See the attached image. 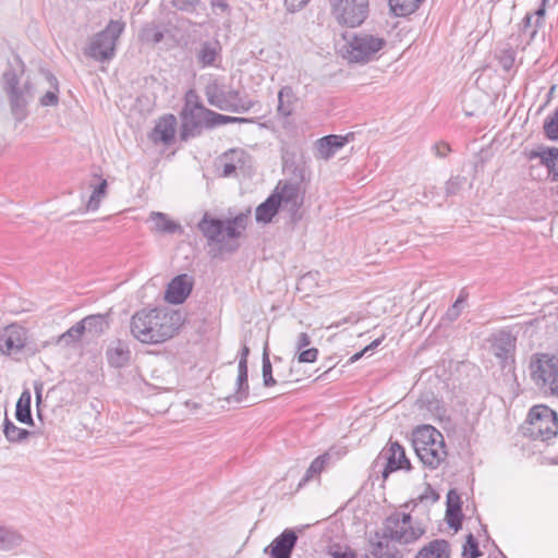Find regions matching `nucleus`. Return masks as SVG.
I'll return each instance as SVG.
<instances>
[{
    "label": "nucleus",
    "instance_id": "1",
    "mask_svg": "<svg viewBox=\"0 0 558 558\" xmlns=\"http://www.w3.org/2000/svg\"><path fill=\"white\" fill-rule=\"evenodd\" d=\"M180 326V314L167 308H142L130 322L132 336L142 343L157 344L171 339Z\"/></svg>",
    "mask_w": 558,
    "mask_h": 558
},
{
    "label": "nucleus",
    "instance_id": "2",
    "mask_svg": "<svg viewBox=\"0 0 558 558\" xmlns=\"http://www.w3.org/2000/svg\"><path fill=\"white\" fill-rule=\"evenodd\" d=\"M304 202L301 183L280 180L271 194L255 209V219L259 223H270L280 208L288 210L290 221L296 223L301 220L300 208Z\"/></svg>",
    "mask_w": 558,
    "mask_h": 558
},
{
    "label": "nucleus",
    "instance_id": "3",
    "mask_svg": "<svg viewBox=\"0 0 558 558\" xmlns=\"http://www.w3.org/2000/svg\"><path fill=\"white\" fill-rule=\"evenodd\" d=\"M247 215L239 214L226 220L211 217L205 213L197 223V229L208 244H217L221 252L234 253L240 244L236 241L246 228Z\"/></svg>",
    "mask_w": 558,
    "mask_h": 558
},
{
    "label": "nucleus",
    "instance_id": "4",
    "mask_svg": "<svg viewBox=\"0 0 558 558\" xmlns=\"http://www.w3.org/2000/svg\"><path fill=\"white\" fill-rule=\"evenodd\" d=\"M3 90L14 121L23 122L28 117V107L35 98L34 83L25 72H4Z\"/></svg>",
    "mask_w": 558,
    "mask_h": 558
},
{
    "label": "nucleus",
    "instance_id": "5",
    "mask_svg": "<svg viewBox=\"0 0 558 558\" xmlns=\"http://www.w3.org/2000/svg\"><path fill=\"white\" fill-rule=\"evenodd\" d=\"M414 451L424 466L435 470L446 459L447 450L442 434L432 425H422L412 433Z\"/></svg>",
    "mask_w": 558,
    "mask_h": 558
},
{
    "label": "nucleus",
    "instance_id": "6",
    "mask_svg": "<svg viewBox=\"0 0 558 558\" xmlns=\"http://www.w3.org/2000/svg\"><path fill=\"white\" fill-rule=\"evenodd\" d=\"M210 113H213V110L207 109L202 104L197 93L194 89L187 90L181 111V140L186 141L190 137L198 136L203 129H211Z\"/></svg>",
    "mask_w": 558,
    "mask_h": 558
},
{
    "label": "nucleus",
    "instance_id": "7",
    "mask_svg": "<svg viewBox=\"0 0 558 558\" xmlns=\"http://www.w3.org/2000/svg\"><path fill=\"white\" fill-rule=\"evenodd\" d=\"M529 371L534 384L546 393L558 397V353H534Z\"/></svg>",
    "mask_w": 558,
    "mask_h": 558
},
{
    "label": "nucleus",
    "instance_id": "8",
    "mask_svg": "<svg viewBox=\"0 0 558 558\" xmlns=\"http://www.w3.org/2000/svg\"><path fill=\"white\" fill-rule=\"evenodd\" d=\"M558 433V414L545 404L532 407L527 414L524 434L533 440L546 441Z\"/></svg>",
    "mask_w": 558,
    "mask_h": 558
},
{
    "label": "nucleus",
    "instance_id": "9",
    "mask_svg": "<svg viewBox=\"0 0 558 558\" xmlns=\"http://www.w3.org/2000/svg\"><path fill=\"white\" fill-rule=\"evenodd\" d=\"M124 28L123 21L110 20L107 26L92 38L86 54L98 61L111 59L116 51V43Z\"/></svg>",
    "mask_w": 558,
    "mask_h": 558
},
{
    "label": "nucleus",
    "instance_id": "10",
    "mask_svg": "<svg viewBox=\"0 0 558 558\" xmlns=\"http://www.w3.org/2000/svg\"><path fill=\"white\" fill-rule=\"evenodd\" d=\"M387 45L385 38L367 33H360L345 45L344 58L349 62L364 63L373 60Z\"/></svg>",
    "mask_w": 558,
    "mask_h": 558
},
{
    "label": "nucleus",
    "instance_id": "11",
    "mask_svg": "<svg viewBox=\"0 0 558 558\" xmlns=\"http://www.w3.org/2000/svg\"><path fill=\"white\" fill-rule=\"evenodd\" d=\"M205 95L208 104L220 110L240 113L248 111L252 107L251 102L243 100L238 90L217 82L207 84Z\"/></svg>",
    "mask_w": 558,
    "mask_h": 558
},
{
    "label": "nucleus",
    "instance_id": "12",
    "mask_svg": "<svg viewBox=\"0 0 558 558\" xmlns=\"http://www.w3.org/2000/svg\"><path fill=\"white\" fill-rule=\"evenodd\" d=\"M331 13L338 24L347 27H359L369 13L368 0H330Z\"/></svg>",
    "mask_w": 558,
    "mask_h": 558
},
{
    "label": "nucleus",
    "instance_id": "13",
    "mask_svg": "<svg viewBox=\"0 0 558 558\" xmlns=\"http://www.w3.org/2000/svg\"><path fill=\"white\" fill-rule=\"evenodd\" d=\"M380 460L385 461L381 471L384 480H387L392 472L398 470L409 471L412 468L410 460L405 456L404 448L398 441H392L391 439L377 457L375 465H378Z\"/></svg>",
    "mask_w": 558,
    "mask_h": 558
},
{
    "label": "nucleus",
    "instance_id": "14",
    "mask_svg": "<svg viewBox=\"0 0 558 558\" xmlns=\"http://www.w3.org/2000/svg\"><path fill=\"white\" fill-rule=\"evenodd\" d=\"M27 329L19 324L0 326V353L11 356L20 353L26 345Z\"/></svg>",
    "mask_w": 558,
    "mask_h": 558
},
{
    "label": "nucleus",
    "instance_id": "15",
    "mask_svg": "<svg viewBox=\"0 0 558 558\" xmlns=\"http://www.w3.org/2000/svg\"><path fill=\"white\" fill-rule=\"evenodd\" d=\"M296 542L298 535L295 532L286 529L264 549V551L269 554L270 558H291Z\"/></svg>",
    "mask_w": 558,
    "mask_h": 558
},
{
    "label": "nucleus",
    "instance_id": "16",
    "mask_svg": "<svg viewBox=\"0 0 558 558\" xmlns=\"http://www.w3.org/2000/svg\"><path fill=\"white\" fill-rule=\"evenodd\" d=\"M353 138L354 134L348 133L345 135L330 134L317 140V157L324 160H329L339 149L344 147V145Z\"/></svg>",
    "mask_w": 558,
    "mask_h": 558
},
{
    "label": "nucleus",
    "instance_id": "17",
    "mask_svg": "<svg viewBox=\"0 0 558 558\" xmlns=\"http://www.w3.org/2000/svg\"><path fill=\"white\" fill-rule=\"evenodd\" d=\"M192 289L191 278L185 274L179 275L168 283L165 298L170 304H182L191 294Z\"/></svg>",
    "mask_w": 558,
    "mask_h": 558
},
{
    "label": "nucleus",
    "instance_id": "18",
    "mask_svg": "<svg viewBox=\"0 0 558 558\" xmlns=\"http://www.w3.org/2000/svg\"><path fill=\"white\" fill-rule=\"evenodd\" d=\"M530 160L539 159V163L546 167L551 182H558V148L539 146L527 154Z\"/></svg>",
    "mask_w": 558,
    "mask_h": 558
},
{
    "label": "nucleus",
    "instance_id": "19",
    "mask_svg": "<svg viewBox=\"0 0 558 558\" xmlns=\"http://www.w3.org/2000/svg\"><path fill=\"white\" fill-rule=\"evenodd\" d=\"M195 59L203 68L217 66V61L221 59V45L217 39L204 40L195 50Z\"/></svg>",
    "mask_w": 558,
    "mask_h": 558
},
{
    "label": "nucleus",
    "instance_id": "20",
    "mask_svg": "<svg viewBox=\"0 0 558 558\" xmlns=\"http://www.w3.org/2000/svg\"><path fill=\"white\" fill-rule=\"evenodd\" d=\"M446 520L450 527L460 530L463 521L462 502L460 495L456 489H450L447 494Z\"/></svg>",
    "mask_w": 558,
    "mask_h": 558
},
{
    "label": "nucleus",
    "instance_id": "21",
    "mask_svg": "<svg viewBox=\"0 0 558 558\" xmlns=\"http://www.w3.org/2000/svg\"><path fill=\"white\" fill-rule=\"evenodd\" d=\"M245 154L242 149H230L219 158L221 175L229 178L235 175L236 169L244 165Z\"/></svg>",
    "mask_w": 558,
    "mask_h": 558
},
{
    "label": "nucleus",
    "instance_id": "22",
    "mask_svg": "<svg viewBox=\"0 0 558 558\" xmlns=\"http://www.w3.org/2000/svg\"><path fill=\"white\" fill-rule=\"evenodd\" d=\"M495 355L501 360H508L512 356L515 349V337L510 331H499L492 344Z\"/></svg>",
    "mask_w": 558,
    "mask_h": 558
},
{
    "label": "nucleus",
    "instance_id": "23",
    "mask_svg": "<svg viewBox=\"0 0 558 558\" xmlns=\"http://www.w3.org/2000/svg\"><path fill=\"white\" fill-rule=\"evenodd\" d=\"M175 118L173 114L162 117L153 131L154 141L170 144L175 135Z\"/></svg>",
    "mask_w": 558,
    "mask_h": 558
},
{
    "label": "nucleus",
    "instance_id": "24",
    "mask_svg": "<svg viewBox=\"0 0 558 558\" xmlns=\"http://www.w3.org/2000/svg\"><path fill=\"white\" fill-rule=\"evenodd\" d=\"M149 220L153 222L151 231L161 234H173L182 232V227L179 222L169 219V217L159 211H151Z\"/></svg>",
    "mask_w": 558,
    "mask_h": 558
},
{
    "label": "nucleus",
    "instance_id": "25",
    "mask_svg": "<svg viewBox=\"0 0 558 558\" xmlns=\"http://www.w3.org/2000/svg\"><path fill=\"white\" fill-rule=\"evenodd\" d=\"M106 356L110 366L122 368L129 364L131 351L124 342L118 340L114 345L107 349Z\"/></svg>",
    "mask_w": 558,
    "mask_h": 558
},
{
    "label": "nucleus",
    "instance_id": "26",
    "mask_svg": "<svg viewBox=\"0 0 558 558\" xmlns=\"http://www.w3.org/2000/svg\"><path fill=\"white\" fill-rule=\"evenodd\" d=\"M108 314H93L80 320L84 326V333L87 332L93 337L100 336L109 328Z\"/></svg>",
    "mask_w": 558,
    "mask_h": 558
},
{
    "label": "nucleus",
    "instance_id": "27",
    "mask_svg": "<svg viewBox=\"0 0 558 558\" xmlns=\"http://www.w3.org/2000/svg\"><path fill=\"white\" fill-rule=\"evenodd\" d=\"M248 398V369L238 367L234 393L227 397L228 402H243Z\"/></svg>",
    "mask_w": 558,
    "mask_h": 558
},
{
    "label": "nucleus",
    "instance_id": "28",
    "mask_svg": "<svg viewBox=\"0 0 558 558\" xmlns=\"http://www.w3.org/2000/svg\"><path fill=\"white\" fill-rule=\"evenodd\" d=\"M495 57L504 70H511L514 65H521V62L515 63L517 51L510 43L500 44L495 50Z\"/></svg>",
    "mask_w": 558,
    "mask_h": 558
},
{
    "label": "nucleus",
    "instance_id": "29",
    "mask_svg": "<svg viewBox=\"0 0 558 558\" xmlns=\"http://www.w3.org/2000/svg\"><path fill=\"white\" fill-rule=\"evenodd\" d=\"M31 402H32V396L29 390L25 389L17 402H16V410H15V417L20 423L33 425L34 421L32 417L31 412Z\"/></svg>",
    "mask_w": 558,
    "mask_h": 558
},
{
    "label": "nucleus",
    "instance_id": "30",
    "mask_svg": "<svg viewBox=\"0 0 558 558\" xmlns=\"http://www.w3.org/2000/svg\"><path fill=\"white\" fill-rule=\"evenodd\" d=\"M533 14L531 12H527L522 21L518 24V36L520 37L521 41L525 45L531 44L541 27H536L535 22L532 23Z\"/></svg>",
    "mask_w": 558,
    "mask_h": 558
},
{
    "label": "nucleus",
    "instance_id": "31",
    "mask_svg": "<svg viewBox=\"0 0 558 558\" xmlns=\"http://www.w3.org/2000/svg\"><path fill=\"white\" fill-rule=\"evenodd\" d=\"M93 177L98 180V183L90 184V187H93V192L87 203L88 210H97L99 208L101 199L107 195L108 187L106 179L101 178L97 173H94Z\"/></svg>",
    "mask_w": 558,
    "mask_h": 558
},
{
    "label": "nucleus",
    "instance_id": "32",
    "mask_svg": "<svg viewBox=\"0 0 558 558\" xmlns=\"http://www.w3.org/2000/svg\"><path fill=\"white\" fill-rule=\"evenodd\" d=\"M23 541V537L15 530L0 525V550L7 551L17 547Z\"/></svg>",
    "mask_w": 558,
    "mask_h": 558
},
{
    "label": "nucleus",
    "instance_id": "33",
    "mask_svg": "<svg viewBox=\"0 0 558 558\" xmlns=\"http://www.w3.org/2000/svg\"><path fill=\"white\" fill-rule=\"evenodd\" d=\"M294 94L290 86H283L278 93V112L283 117H289L293 110Z\"/></svg>",
    "mask_w": 558,
    "mask_h": 558
},
{
    "label": "nucleus",
    "instance_id": "34",
    "mask_svg": "<svg viewBox=\"0 0 558 558\" xmlns=\"http://www.w3.org/2000/svg\"><path fill=\"white\" fill-rule=\"evenodd\" d=\"M424 0H389L391 11L397 16H405L415 12Z\"/></svg>",
    "mask_w": 558,
    "mask_h": 558
},
{
    "label": "nucleus",
    "instance_id": "35",
    "mask_svg": "<svg viewBox=\"0 0 558 558\" xmlns=\"http://www.w3.org/2000/svg\"><path fill=\"white\" fill-rule=\"evenodd\" d=\"M84 335V326L77 322L71 328H69L65 332L60 335L57 338V344H63L65 347L73 345L81 341L82 336Z\"/></svg>",
    "mask_w": 558,
    "mask_h": 558
},
{
    "label": "nucleus",
    "instance_id": "36",
    "mask_svg": "<svg viewBox=\"0 0 558 558\" xmlns=\"http://www.w3.org/2000/svg\"><path fill=\"white\" fill-rule=\"evenodd\" d=\"M329 461V456L327 453L318 456L315 458L310 466L307 468L304 476L302 477L301 482L299 483V486L305 485L307 482H310L315 476L319 475L322 471L325 468V464Z\"/></svg>",
    "mask_w": 558,
    "mask_h": 558
},
{
    "label": "nucleus",
    "instance_id": "37",
    "mask_svg": "<svg viewBox=\"0 0 558 558\" xmlns=\"http://www.w3.org/2000/svg\"><path fill=\"white\" fill-rule=\"evenodd\" d=\"M3 433L8 441L20 442L29 436V432L17 427L12 421L5 417L3 422Z\"/></svg>",
    "mask_w": 558,
    "mask_h": 558
},
{
    "label": "nucleus",
    "instance_id": "38",
    "mask_svg": "<svg viewBox=\"0 0 558 558\" xmlns=\"http://www.w3.org/2000/svg\"><path fill=\"white\" fill-rule=\"evenodd\" d=\"M421 550L430 558H448L449 543L445 539H435Z\"/></svg>",
    "mask_w": 558,
    "mask_h": 558
},
{
    "label": "nucleus",
    "instance_id": "39",
    "mask_svg": "<svg viewBox=\"0 0 558 558\" xmlns=\"http://www.w3.org/2000/svg\"><path fill=\"white\" fill-rule=\"evenodd\" d=\"M263 384L265 387H272L277 384L276 379L272 376V366L269 359L268 347L266 345L263 352Z\"/></svg>",
    "mask_w": 558,
    "mask_h": 558
},
{
    "label": "nucleus",
    "instance_id": "40",
    "mask_svg": "<svg viewBox=\"0 0 558 558\" xmlns=\"http://www.w3.org/2000/svg\"><path fill=\"white\" fill-rule=\"evenodd\" d=\"M543 131L548 140L558 141V108L545 119Z\"/></svg>",
    "mask_w": 558,
    "mask_h": 558
},
{
    "label": "nucleus",
    "instance_id": "41",
    "mask_svg": "<svg viewBox=\"0 0 558 558\" xmlns=\"http://www.w3.org/2000/svg\"><path fill=\"white\" fill-rule=\"evenodd\" d=\"M466 177L464 175H454L451 177L445 185L446 196H454L457 195L465 185Z\"/></svg>",
    "mask_w": 558,
    "mask_h": 558
},
{
    "label": "nucleus",
    "instance_id": "42",
    "mask_svg": "<svg viewBox=\"0 0 558 558\" xmlns=\"http://www.w3.org/2000/svg\"><path fill=\"white\" fill-rule=\"evenodd\" d=\"M462 555L466 558H478L482 556V551L478 548V542L472 533L466 536Z\"/></svg>",
    "mask_w": 558,
    "mask_h": 558
},
{
    "label": "nucleus",
    "instance_id": "43",
    "mask_svg": "<svg viewBox=\"0 0 558 558\" xmlns=\"http://www.w3.org/2000/svg\"><path fill=\"white\" fill-rule=\"evenodd\" d=\"M210 114H211V129L216 128L218 125H223V124H228V123H246L250 121L246 118L225 116V114L217 113L215 111H213V113H210Z\"/></svg>",
    "mask_w": 558,
    "mask_h": 558
},
{
    "label": "nucleus",
    "instance_id": "44",
    "mask_svg": "<svg viewBox=\"0 0 558 558\" xmlns=\"http://www.w3.org/2000/svg\"><path fill=\"white\" fill-rule=\"evenodd\" d=\"M465 298L462 295V293L458 296L456 302L447 310L445 314V318L452 323L459 318L462 312V304L464 303Z\"/></svg>",
    "mask_w": 558,
    "mask_h": 558
},
{
    "label": "nucleus",
    "instance_id": "45",
    "mask_svg": "<svg viewBox=\"0 0 558 558\" xmlns=\"http://www.w3.org/2000/svg\"><path fill=\"white\" fill-rule=\"evenodd\" d=\"M163 37V32L156 26L146 27L142 33L143 40L151 44H158L162 41Z\"/></svg>",
    "mask_w": 558,
    "mask_h": 558
},
{
    "label": "nucleus",
    "instance_id": "46",
    "mask_svg": "<svg viewBox=\"0 0 558 558\" xmlns=\"http://www.w3.org/2000/svg\"><path fill=\"white\" fill-rule=\"evenodd\" d=\"M199 4L201 0H173V5L178 10L189 13L196 12Z\"/></svg>",
    "mask_w": 558,
    "mask_h": 558
},
{
    "label": "nucleus",
    "instance_id": "47",
    "mask_svg": "<svg viewBox=\"0 0 558 558\" xmlns=\"http://www.w3.org/2000/svg\"><path fill=\"white\" fill-rule=\"evenodd\" d=\"M439 499V494L428 484L423 494H421L417 499L412 500L414 507L417 505V501L429 500L432 504H435Z\"/></svg>",
    "mask_w": 558,
    "mask_h": 558
},
{
    "label": "nucleus",
    "instance_id": "48",
    "mask_svg": "<svg viewBox=\"0 0 558 558\" xmlns=\"http://www.w3.org/2000/svg\"><path fill=\"white\" fill-rule=\"evenodd\" d=\"M318 350L316 348H310L299 351L298 361L300 363H313L317 360Z\"/></svg>",
    "mask_w": 558,
    "mask_h": 558
},
{
    "label": "nucleus",
    "instance_id": "49",
    "mask_svg": "<svg viewBox=\"0 0 558 558\" xmlns=\"http://www.w3.org/2000/svg\"><path fill=\"white\" fill-rule=\"evenodd\" d=\"M58 87L54 90H48L40 97V105L44 107L57 106L59 102Z\"/></svg>",
    "mask_w": 558,
    "mask_h": 558
},
{
    "label": "nucleus",
    "instance_id": "50",
    "mask_svg": "<svg viewBox=\"0 0 558 558\" xmlns=\"http://www.w3.org/2000/svg\"><path fill=\"white\" fill-rule=\"evenodd\" d=\"M330 554L333 558H356V554L349 547L336 546L331 549Z\"/></svg>",
    "mask_w": 558,
    "mask_h": 558
},
{
    "label": "nucleus",
    "instance_id": "51",
    "mask_svg": "<svg viewBox=\"0 0 558 558\" xmlns=\"http://www.w3.org/2000/svg\"><path fill=\"white\" fill-rule=\"evenodd\" d=\"M433 150L435 151V155L437 157L442 158V157H446L449 154L451 148H450L448 143L439 142V143L434 144Z\"/></svg>",
    "mask_w": 558,
    "mask_h": 558
},
{
    "label": "nucleus",
    "instance_id": "52",
    "mask_svg": "<svg viewBox=\"0 0 558 558\" xmlns=\"http://www.w3.org/2000/svg\"><path fill=\"white\" fill-rule=\"evenodd\" d=\"M310 0H286V4L288 10L291 12H296L302 10Z\"/></svg>",
    "mask_w": 558,
    "mask_h": 558
},
{
    "label": "nucleus",
    "instance_id": "53",
    "mask_svg": "<svg viewBox=\"0 0 558 558\" xmlns=\"http://www.w3.org/2000/svg\"><path fill=\"white\" fill-rule=\"evenodd\" d=\"M533 16H535V24L536 27H543L545 24L544 17L546 15V9L538 7L533 13Z\"/></svg>",
    "mask_w": 558,
    "mask_h": 558
},
{
    "label": "nucleus",
    "instance_id": "54",
    "mask_svg": "<svg viewBox=\"0 0 558 558\" xmlns=\"http://www.w3.org/2000/svg\"><path fill=\"white\" fill-rule=\"evenodd\" d=\"M311 343V338L306 332H301L298 336L296 340V349L298 351H301L302 349L306 348Z\"/></svg>",
    "mask_w": 558,
    "mask_h": 558
},
{
    "label": "nucleus",
    "instance_id": "55",
    "mask_svg": "<svg viewBox=\"0 0 558 558\" xmlns=\"http://www.w3.org/2000/svg\"><path fill=\"white\" fill-rule=\"evenodd\" d=\"M250 354V348L247 345H243L240 351V359L238 367L247 368V356Z\"/></svg>",
    "mask_w": 558,
    "mask_h": 558
},
{
    "label": "nucleus",
    "instance_id": "56",
    "mask_svg": "<svg viewBox=\"0 0 558 558\" xmlns=\"http://www.w3.org/2000/svg\"><path fill=\"white\" fill-rule=\"evenodd\" d=\"M36 405H37V416L39 420H43L40 403H41V388L36 387Z\"/></svg>",
    "mask_w": 558,
    "mask_h": 558
},
{
    "label": "nucleus",
    "instance_id": "57",
    "mask_svg": "<svg viewBox=\"0 0 558 558\" xmlns=\"http://www.w3.org/2000/svg\"><path fill=\"white\" fill-rule=\"evenodd\" d=\"M384 338H385V336H383L381 338H377L374 341H372L368 345H366L363 349V352H368V351L377 348L383 342Z\"/></svg>",
    "mask_w": 558,
    "mask_h": 558
},
{
    "label": "nucleus",
    "instance_id": "58",
    "mask_svg": "<svg viewBox=\"0 0 558 558\" xmlns=\"http://www.w3.org/2000/svg\"><path fill=\"white\" fill-rule=\"evenodd\" d=\"M213 8H219L221 11H227L229 9L228 3H226L223 0H216V2L211 3Z\"/></svg>",
    "mask_w": 558,
    "mask_h": 558
},
{
    "label": "nucleus",
    "instance_id": "59",
    "mask_svg": "<svg viewBox=\"0 0 558 558\" xmlns=\"http://www.w3.org/2000/svg\"><path fill=\"white\" fill-rule=\"evenodd\" d=\"M365 353H366V352H363V350H362V351H360V352H357V353L353 354V355L349 359V363H355V362H356V361H359V360H360V359H361Z\"/></svg>",
    "mask_w": 558,
    "mask_h": 558
},
{
    "label": "nucleus",
    "instance_id": "60",
    "mask_svg": "<svg viewBox=\"0 0 558 558\" xmlns=\"http://www.w3.org/2000/svg\"><path fill=\"white\" fill-rule=\"evenodd\" d=\"M47 80H48L50 83H51L52 81H56V82H57V80H56L54 75H53L51 72H47Z\"/></svg>",
    "mask_w": 558,
    "mask_h": 558
},
{
    "label": "nucleus",
    "instance_id": "61",
    "mask_svg": "<svg viewBox=\"0 0 558 558\" xmlns=\"http://www.w3.org/2000/svg\"><path fill=\"white\" fill-rule=\"evenodd\" d=\"M415 558H430L426 555V553H423L422 550L418 551Z\"/></svg>",
    "mask_w": 558,
    "mask_h": 558
},
{
    "label": "nucleus",
    "instance_id": "62",
    "mask_svg": "<svg viewBox=\"0 0 558 558\" xmlns=\"http://www.w3.org/2000/svg\"><path fill=\"white\" fill-rule=\"evenodd\" d=\"M549 0H541V4L539 7L546 9L547 4H548Z\"/></svg>",
    "mask_w": 558,
    "mask_h": 558
},
{
    "label": "nucleus",
    "instance_id": "63",
    "mask_svg": "<svg viewBox=\"0 0 558 558\" xmlns=\"http://www.w3.org/2000/svg\"><path fill=\"white\" fill-rule=\"evenodd\" d=\"M299 172H300V173H299L300 179H301V180H303V179H304V175H303L304 170H303V169H301V170H299Z\"/></svg>",
    "mask_w": 558,
    "mask_h": 558
},
{
    "label": "nucleus",
    "instance_id": "64",
    "mask_svg": "<svg viewBox=\"0 0 558 558\" xmlns=\"http://www.w3.org/2000/svg\"><path fill=\"white\" fill-rule=\"evenodd\" d=\"M275 361H276V362H282V359H281V357H279V356H275Z\"/></svg>",
    "mask_w": 558,
    "mask_h": 558
}]
</instances>
